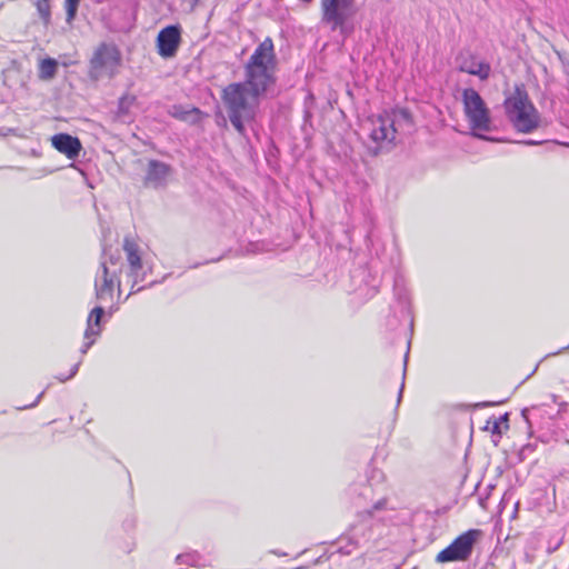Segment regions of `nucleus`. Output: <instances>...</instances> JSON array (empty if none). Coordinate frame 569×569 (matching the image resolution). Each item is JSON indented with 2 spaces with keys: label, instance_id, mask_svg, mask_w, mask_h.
Listing matches in <instances>:
<instances>
[{
  "label": "nucleus",
  "instance_id": "dca6fc26",
  "mask_svg": "<svg viewBox=\"0 0 569 569\" xmlns=\"http://www.w3.org/2000/svg\"><path fill=\"white\" fill-rule=\"evenodd\" d=\"M104 315V309L100 306L94 307L87 319V329L84 331V338L90 339L97 337L100 333V323Z\"/></svg>",
  "mask_w": 569,
  "mask_h": 569
},
{
  "label": "nucleus",
  "instance_id": "412c9836",
  "mask_svg": "<svg viewBox=\"0 0 569 569\" xmlns=\"http://www.w3.org/2000/svg\"><path fill=\"white\" fill-rule=\"evenodd\" d=\"M80 0H64L67 22H71L77 14Z\"/></svg>",
  "mask_w": 569,
  "mask_h": 569
},
{
  "label": "nucleus",
  "instance_id": "6ab92c4d",
  "mask_svg": "<svg viewBox=\"0 0 569 569\" xmlns=\"http://www.w3.org/2000/svg\"><path fill=\"white\" fill-rule=\"evenodd\" d=\"M34 4L43 24L49 26L51 22L50 0H37Z\"/></svg>",
  "mask_w": 569,
  "mask_h": 569
},
{
  "label": "nucleus",
  "instance_id": "f704fd0d",
  "mask_svg": "<svg viewBox=\"0 0 569 569\" xmlns=\"http://www.w3.org/2000/svg\"><path fill=\"white\" fill-rule=\"evenodd\" d=\"M490 405H491L490 402H480V403H477L476 407L482 408V407H487V406H490Z\"/></svg>",
  "mask_w": 569,
  "mask_h": 569
},
{
  "label": "nucleus",
  "instance_id": "4c0bfd02",
  "mask_svg": "<svg viewBox=\"0 0 569 569\" xmlns=\"http://www.w3.org/2000/svg\"><path fill=\"white\" fill-rule=\"evenodd\" d=\"M167 278H168V274H164V276H163V278H161V280H160V281L162 282V281H164V279H167Z\"/></svg>",
  "mask_w": 569,
  "mask_h": 569
},
{
  "label": "nucleus",
  "instance_id": "9d476101",
  "mask_svg": "<svg viewBox=\"0 0 569 569\" xmlns=\"http://www.w3.org/2000/svg\"><path fill=\"white\" fill-rule=\"evenodd\" d=\"M181 43V28L178 24H170L161 29L157 37V48L160 57L173 58Z\"/></svg>",
  "mask_w": 569,
  "mask_h": 569
},
{
  "label": "nucleus",
  "instance_id": "58836bf2",
  "mask_svg": "<svg viewBox=\"0 0 569 569\" xmlns=\"http://www.w3.org/2000/svg\"><path fill=\"white\" fill-rule=\"evenodd\" d=\"M167 278H168V274H164V276H163V278H161V280H160V281L162 282V281H164V279H167Z\"/></svg>",
  "mask_w": 569,
  "mask_h": 569
},
{
  "label": "nucleus",
  "instance_id": "bb28decb",
  "mask_svg": "<svg viewBox=\"0 0 569 569\" xmlns=\"http://www.w3.org/2000/svg\"><path fill=\"white\" fill-rule=\"evenodd\" d=\"M43 395H44V391L40 392L32 403L26 405V406H22V407H18V409L19 410H23V409H29V408L36 407L40 402V400H41Z\"/></svg>",
  "mask_w": 569,
  "mask_h": 569
},
{
  "label": "nucleus",
  "instance_id": "6e6552de",
  "mask_svg": "<svg viewBox=\"0 0 569 569\" xmlns=\"http://www.w3.org/2000/svg\"><path fill=\"white\" fill-rule=\"evenodd\" d=\"M123 250L129 264L128 276L132 279L131 291L129 293L130 296L140 292L146 288L144 286L136 288V286L147 279V274L151 272L152 268L148 261H142L139 246L129 237H126L123 240Z\"/></svg>",
  "mask_w": 569,
  "mask_h": 569
},
{
  "label": "nucleus",
  "instance_id": "c85d7f7f",
  "mask_svg": "<svg viewBox=\"0 0 569 569\" xmlns=\"http://www.w3.org/2000/svg\"><path fill=\"white\" fill-rule=\"evenodd\" d=\"M497 420H499V422L502 425H505V429H508L509 426H508V421H509V415L506 412L503 413L502 416H500L499 418H497Z\"/></svg>",
  "mask_w": 569,
  "mask_h": 569
},
{
  "label": "nucleus",
  "instance_id": "4468645a",
  "mask_svg": "<svg viewBox=\"0 0 569 569\" xmlns=\"http://www.w3.org/2000/svg\"><path fill=\"white\" fill-rule=\"evenodd\" d=\"M52 146L69 159L74 160L79 157L82 149L81 142L77 137L69 133H58L51 138Z\"/></svg>",
  "mask_w": 569,
  "mask_h": 569
},
{
  "label": "nucleus",
  "instance_id": "f3484780",
  "mask_svg": "<svg viewBox=\"0 0 569 569\" xmlns=\"http://www.w3.org/2000/svg\"><path fill=\"white\" fill-rule=\"evenodd\" d=\"M58 70V62L53 58H46L39 64V78L41 80H51Z\"/></svg>",
  "mask_w": 569,
  "mask_h": 569
},
{
  "label": "nucleus",
  "instance_id": "c9c22d12",
  "mask_svg": "<svg viewBox=\"0 0 569 569\" xmlns=\"http://www.w3.org/2000/svg\"><path fill=\"white\" fill-rule=\"evenodd\" d=\"M157 283H161V281H158V280H154V281H151L148 287H153L154 284Z\"/></svg>",
  "mask_w": 569,
  "mask_h": 569
},
{
  "label": "nucleus",
  "instance_id": "473e14b6",
  "mask_svg": "<svg viewBox=\"0 0 569 569\" xmlns=\"http://www.w3.org/2000/svg\"><path fill=\"white\" fill-rule=\"evenodd\" d=\"M553 146H565L569 148V142H560L558 140H552Z\"/></svg>",
  "mask_w": 569,
  "mask_h": 569
},
{
  "label": "nucleus",
  "instance_id": "9b49d317",
  "mask_svg": "<svg viewBox=\"0 0 569 569\" xmlns=\"http://www.w3.org/2000/svg\"><path fill=\"white\" fill-rule=\"evenodd\" d=\"M370 139L376 142L380 148L385 144L387 147L393 143L397 130L395 121L389 114L379 116L371 120Z\"/></svg>",
  "mask_w": 569,
  "mask_h": 569
},
{
  "label": "nucleus",
  "instance_id": "423d86ee",
  "mask_svg": "<svg viewBox=\"0 0 569 569\" xmlns=\"http://www.w3.org/2000/svg\"><path fill=\"white\" fill-rule=\"evenodd\" d=\"M121 63V53L119 49L111 43L102 42L94 50L90 63L89 76L98 80L103 76L114 77L117 69Z\"/></svg>",
  "mask_w": 569,
  "mask_h": 569
},
{
  "label": "nucleus",
  "instance_id": "e433bc0d",
  "mask_svg": "<svg viewBox=\"0 0 569 569\" xmlns=\"http://www.w3.org/2000/svg\"><path fill=\"white\" fill-rule=\"evenodd\" d=\"M200 0H191L192 7H194Z\"/></svg>",
  "mask_w": 569,
  "mask_h": 569
},
{
  "label": "nucleus",
  "instance_id": "7ed1b4c3",
  "mask_svg": "<svg viewBox=\"0 0 569 569\" xmlns=\"http://www.w3.org/2000/svg\"><path fill=\"white\" fill-rule=\"evenodd\" d=\"M503 107L508 120L518 132L531 133L540 127V113L523 84L515 86L513 92L505 99Z\"/></svg>",
  "mask_w": 569,
  "mask_h": 569
},
{
  "label": "nucleus",
  "instance_id": "ea45409f",
  "mask_svg": "<svg viewBox=\"0 0 569 569\" xmlns=\"http://www.w3.org/2000/svg\"><path fill=\"white\" fill-rule=\"evenodd\" d=\"M167 278H168V274H164V276H163V278H161V280H160V281L162 282V281H164V279H167Z\"/></svg>",
  "mask_w": 569,
  "mask_h": 569
},
{
  "label": "nucleus",
  "instance_id": "393cba45",
  "mask_svg": "<svg viewBox=\"0 0 569 569\" xmlns=\"http://www.w3.org/2000/svg\"><path fill=\"white\" fill-rule=\"evenodd\" d=\"M79 367H80V362L76 363L72 366L71 370H70V373L68 376H63V375H59L57 376L56 378L60 381V382H66L68 381L69 379H71L72 377H74L79 370Z\"/></svg>",
  "mask_w": 569,
  "mask_h": 569
},
{
  "label": "nucleus",
  "instance_id": "f8f14e48",
  "mask_svg": "<svg viewBox=\"0 0 569 569\" xmlns=\"http://www.w3.org/2000/svg\"><path fill=\"white\" fill-rule=\"evenodd\" d=\"M172 173V167L159 160H149L144 176V186L154 189L163 188Z\"/></svg>",
  "mask_w": 569,
  "mask_h": 569
},
{
  "label": "nucleus",
  "instance_id": "aec40b11",
  "mask_svg": "<svg viewBox=\"0 0 569 569\" xmlns=\"http://www.w3.org/2000/svg\"><path fill=\"white\" fill-rule=\"evenodd\" d=\"M200 556L196 551L180 553L176 557L177 565L196 566Z\"/></svg>",
  "mask_w": 569,
  "mask_h": 569
},
{
  "label": "nucleus",
  "instance_id": "ddd939ff",
  "mask_svg": "<svg viewBox=\"0 0 569 569\" xmlns=\"http://www.w3.org/2000/svg\"><path fill=\"white\" fill-rule=\"evenodd\" d=\"M458 69L461 72L476 76L482 81L487 80L490 77V63H488L485 60H478L475 54L468 53L467 56H460L458 58Z\"/></svg>",
  "mask_w": 569,
  "mask_h": 569
},
{
  "label": "nucleus",
  "instance_id": "cd10ccee",
  "mask_svg": "<svg viewBox=\"0 0 569 569\" xmlns=\"http://www.w3.org/2000/svg\"><path fill=\"white\" fill-rule=\"evenodd\" d=\"M94 343V339H87V341L83 343L81 348V353L84 355L88 352V350L91 348V346Z\"/></svg>",
  "mask_w": 569,
  "mask_h": 569
},
{
  "label": "nucleus",
  "instance_id": "c756f323",
  "mask_svg": "<svg viewBox=\"0 0 569 569\" xmlns=\"http://www.w3.org/2000/svg\"><path fill=\"white\" fill-rule=\"evenodd\" d=\"M530 412H531V409H529V408H525V409H522V411H521V416H522V418L526 420V422H527L528 425H530V421H529V413H530Z\"/></svg>",
  "mask_w": 569,
  "mask_h": 569
},
{
  "label": "nucleus",
  "instance_id": "0eeeda50",
  "mask_svg": "<svg viewBox=\"0 0 569 569\" xmlns=\"http://www.w3.org/2000/svg\"><path fill=\"white\" fill-rule=\"evenodd\" d=\"M481 533L479 529H469L459 535L436 556V561L438 563H447L469 560Z\"/></svg>",
  "mask_w": 569,
  "mask_h": 569
},
{
  "label": "nucleus",
  "instance_id": "4be33fe9",
  "mask_svg": "<svg viewBox=\"0 0 569 569\" xmlns=\"http://www.w3.org/2000/svg\"><path fill=\"white\" fill-rule=\"evenodd\" d=\"M200 110L198 108H192L190 110H183L182 107H173V112L171 113L174 118L180 120H187L188 117L192 113H199Z\"/></svg>",
  "mask_w": 569,
  "mask_h": 569
},
{
  "label": "nucleus",
  "instance_id": "2eb2a0df",
  "mask_svg": "<svg viewBox=\"0 0 569 569\" xmlns=\"http://www.w3.org/2000/svg\"><path fill=\"white\" fill-rule=\"evenodd\" d=\"M137 97L133 94L124 93L118 100L117 110L114 111V120L120 122H129L132 120L131 108L134 106Z\"/></svg>",
  "mask_w": 569,
  "mask_h": 569
},
{
  "label": "nucleus",
  "instance_id": "5701e85b",
  "mask_svg": "<svg viewBox=\"0 0 569 569\" xmlns=\"http://www.w3.org/2000/svg\"><path fill=\"white\" fill-rule=\"evenodd\" d=\"M486 429L490 430L493 436L500 437L502 433L501 423L495 417L488 419Z\"/></svg>",
  "mask_w": 569,
  "mask_h": 569
},
{
  "label": "nucleus",
  "instance_id": "1a4fd4ad",
  "mask_svg": "<svg viewBox=\"0 0 569 569\" xmlns=\"http://www.w3.org/2000/svg\"><path fill=\"white\" fill-rule=\"evenodd\" d=\"M116 284L120 290V280L117 271H110L108 261H101L96 278H94V291L96 298L100 302H108L113 299V290Z\"/></svg>",
  "mask_w": 569,
  "mask_h": 569
},
{
  "label": "nucleus",
  "instance_id": "2f4dec72",
  "mask_svg": "<svg viewBox=\"0 0 569 569\" xmlns=\"http://www.w3.org/2000/svg\"><path fill=\"white\" fill-rule=\"evenodd\" d=\"M567 349H569V345H568V346H566V347H563V348H561V349H559V350H558V351H556V352H552V353L547 355V357H551V356L560 355V353H562V352H563L565 350H567Z\"/></svg>",
  "mask_w": 569,
  "mask_h": 569
},
{
  "label": "nucleus",
  "instance_id": "a878e982",
  "mask_svg": "<svg viewBox=\"0 0 569 569\" xmlns=\"http://www.w3.org/2000/svg\"><path fill=\"white\" fill-rule=\"evenodd\" d=\"M518 143H522V144H526V146H539V144H542V143H552V141L528 139V140L518 141Z\"/></svg>",
  "mask_w": 569,
  "mask_h": 569
},
{
  "label": "nucleus",
  "instance_id": "72a5a7b5",
  "mask_svg": "<svg viewBox=\"0 0 569 569\" xmlns=\"http://www.w3.org/2000/svg\"><path fill=\"white\" fill-rule=\"evenodd\" d=\"M118 262V258L113 257V256H110L109 258V263L112 264V266H116Z\"/></svg>",
  "mask_w": 569,
  "mask_h": 569
},
{
  "label": "nucleus",
  "instance_id": "b1692460",
  "mask_svg": "<svg viewBox=\"0 0 569 569\" xmlns=\"http://www.w3.org/2000/svg\"><path fill=\"white\" fill-rule=\"evenodd\" d=\"M408 355H409V349L407 350V352H406V355H405V360H403V373H402V382H401V386H400V389H399V392H398V398H397V408L399 407V405H400V402H401L402 393H403V389H405V378H406V370H407Z\"/></svg>",
  "mask_w": 569,
  "mask_h": 569
},
{
  "label": "nucleus",
  "instance_id": "a211bd4d",
  "mask_svg": "<svg viewBox=\"0 0 569 569\" xmlns=\"http://www.w3.org/2000/svg\"><path fill=\"white\" fill-rule=\"evenodd\" d=\"M351 492L358 495V497L355 500V503L358 507H360L362 505L361 500H363V501L371 500V498L373 496V489L369 483L353 486L351 488Z\"/></svg>",
  "mask_w": 569,
  "mask_h": 569
},
{
  "label": "nucleus",
  "instance_id": "7c9ffc66",
  "mask_svg": "<svg viewBox=\"0 0 569 569\" xmlns=\"http://www.w3.org/2000/svg\"><path fill=\"white\" fill-rule=\"evenodd\" d=\"M270 553L276 555L278 557H286L287 556V552L281 551V550H277V549L270 550Z\"/></svg>",
  "mask_w": 569,
  "mask_h": 569
},
{
  "label": "nucleus",
  "instance_id": "f03ea898",
  "mask_svg": "<svg viewBox=\"0 0 569 569\" xmlns=\"http://www.w3.org/2000/svg\"><path fill=\"white\" fill-rule=\"evenodd\" d=\"M387 507L388 499L383 497L378 499L371 508L359 511L357 520L338 538V552L341 555H350L353 550L363 548L375 540V527L376 520H378V513L386 510Z\"/></svg>",
  "mask_w": 569,
  "mask_h": 569
},
{
  "label": "nucleus",
  "instance_id": "f257e3e1",
  "mask_svg": "<svg viewBox=\"0 0 569 569\" xmlns=\"http://www.w3.org/2000/svg\"><path fill=\"white\" fill-rule=\"evenodd\" d=\"M276 54L271 38H266L244 64V80L232 82L221 91L226 111L223 121L231 123L236 132L248 139V129H253L260 108V98L276 83Z\"/></svg>",
  "mask_w": 569,
  "mask_h": 569
},
{
  "label": "nucleus",
  "instance_id": "39448f33",
  "mask_svg": "<svg viewBox=\"0 0 569 569\" xmlns=\"http://www.w3.org/2000/svg\"><path fill=\"white\" fill-rule=\"evenodd\" d=\"M462 104L465 116L470 129L473 131V136L481 140L493 141V138L482 133L491 130V117L490 110L479 92L472 88L463 89Z\"/></svg>",
  "mask_w": 569,
  "mask_h": 569
},
{
  "label": "nucleus",
  "instance_id": "20e7f679",
  "mask_svg": "<svg viewBox=\"0 0 569 569\" xmlns=\"http://www.w3.org/2000/svg\"><path fill=\"white\" fill-rule=\"evenodd\" d=\"M358 11L357 0H320V22L343 39L353 32Z\"/></svg>",
  "mask_w": 569,
  "mask_h": 569
}]
</instances>
